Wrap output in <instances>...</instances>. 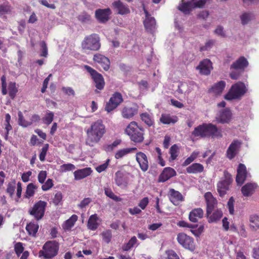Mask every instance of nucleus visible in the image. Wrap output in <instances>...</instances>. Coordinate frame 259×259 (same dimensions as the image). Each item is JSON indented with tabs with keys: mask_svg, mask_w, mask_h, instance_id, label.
I'll return each mask as SVG.
<instances>
[{
	"mask_svg": "<svg viewBox=\"0 0 259 259\" xmlns=\"http://www.w3.org/2000/svg\"><path fill=\"white\" fill-rule=\"evenodd\" d=\"M105 132V126L101 120L93 123L87 130L86 144L91 147L94 146L100 141Z\"/></svg>",
	"mask_w": 259,
	"mask_h": 259,
	"instance_id": "f257e3e1",
	"label": "nucleus"
},
{
	"mask_svg": "<svg viewBox=\"0 0 259 259\" xmlns=\"http://www.w3.org/2000/svg\"><path fill=\"white\" fill-rule=\"evenodd\" d=\"M194 137L201 138L211 137L212 138H221L222 137L221 131L212 123H204L195 127L192 133Z\"/></svg>",
	"mask_w": 259,
	"mask_h": 259,
	"instance_id": "f03ea898",
	"label": "nucleus"
},
{
	"mask_svg": "<svg viewBox=\"0 0 259 259\" xmlns=\"http://www.w3.org/2000/svg\"><path fill=\"white\" fill-rule=\"evenodd\" d=\"M59 244L56 241H48L43 245L42 250L38 253L39 257L44 259H51L57 255Z\"/></svg>",
	"mask_w": 259,
	"mask_h": 259,
	"instance_id": "7ed1b4c3",
	"label": "nucleus"
},
{
	"mask_svg": "<svg viewBox=\"0 0 259 259\" xmlns=\"http://www.w3.org/2000/svg\"><path fill=\"white\" fill-rule=\"evenodd\" d=\"M247 89L243 82L239 81L233 84L225 95V99L227 100L240 99L246 93Z\"/></svg>",
	"mask_w": 259,
	"mask_h": 259,
	"instance_id": "20e7f679",
	"label": "nucleus"
},
{
	"mask_svg": "<svg viewBox=\"0 0 259 259\" xmlns=\"http://www.w3.org/2000/svg\"><path fill=\"white\" fill-rule=\"evenodd\" d=\"M125 133L131 140L136 143H141L144 140L142 128L140 127L136 121H132L126 127Z\"/></svg>",
	"mask_w": 259,
	"mask_h": 259,
	"instance_id": "39448f33",
	"label": "nucleus"
},
{
	"mask_svg": "<svg viewBox=\"0 0 259 259\" xmlns=\"http://www.w3.org/2000/svg\"><path fill=\"white\" fill-rule=\"evenodd\" d=\"M100 39L97 34H92L84 37L81 43V47L83 50L96 51L101 47Z\"/></svg>",
	"mask_w": 259,
	"mask_h": 259,
	"instance_id": "423d86ee",
	"label": "nucleus"
},
{
	"mask_svg": "<svg viewBox=\"0 0 259 259\" xmlns=\"http://www.w3.org/2000/svg\"><path fill=\"white\" fill-rule=\"evenodd\" d=\"M47 203L46 201L39 200L34 203L33 206L29 208L28 212L36 221L40 220L44 216Z\"/></svg>",
	"mask_w": 259,
	"mask_h": 259,
	"instance_id": "0eeeda50",
	"label": "nucleus"
},
{
	"mask_svg": "<svg viewBox=\"0 0 259 259\" xmlns=\"http://www.w3.org/2000/svg\"><path fill=\"white\" fill-rule=\"evenodd\" d=\"M224 178L217 184L218 191L221 196H223L226 194L233 181L231 175L227 171H224Z\"/></svg>",
	"mask_w": 259,
	"mask_h": 259,
	"instance_id": "6e6552de",
	"label": "nucleus"
},
{
	"mask_svg": "<svg viewBox=\"0 0 259 259\" xmlns=\"http://www.w3.org/2000/svg\"><path fill=\"white\" fill-rule=\"evenodd\" d=\"M206 3V0H199L195 2V0L184 2L182 1V4L178 7L179 10L185 14H188L192 11V9L195 8H202Z\"/></svg>",
	"mask_w": 259,
	"mask_h": 259,
	"instance_id": "1a4fd4ad",
	"label": "nucleus"
},
{
	"mask_svg": "<svg viewBox=\"0 0 259 259\" xmlns=\"http://www.w3.org/2000/svg\"><path fill=\"white\" fill-rule=\"evenodd\" d=\"M84 68L91 75L96 88L100 90H102L105 85L104 80L102 75L88 65H84Z\"/></svg>",
	"mask_w": 259,
	"mask_h": 259,
	"instance_id": "9d476101",
	"label": "nucleus"
},
{
	"mask_svg": "<svg viewBox=\"0 0 259 259\" xmlns=\"http://www.w3.org/2000/svg\"><path fill=\"white\" fill-rule=\"evenodd\" d=\"M178 242L184 248L193 251L195 248L193 238L185 233H179L177 238Z\"/></svg>",
	"mask_w": 259,
	"mask_h": 259,
	"instance_id": "9b49d317",
	"label": "nucleus"
},
{
	"mask_svg": "<svg viewBox=\"0 0 259 259\" xmlns=\"http://www.w3.org/2000/svg\"><path fill=\"white\" fill-rule=\"evenodd\" d=\"M123 101L122 96L119 93H115L106 104L105 110L110 112L115 109Z\"/></svg>",
	"mask_w": 259,
	"mask_h": 259,
	"instance_id": "f8f14e48",
	"label": "nucleus"
},
{
	"mask_svg": "<svg viewBox=\"0 0 259 259\" xmlns=\"http://www.w3.org/2000/svg\"><path fill=\"white\" fill-rule=\"evenodd\" d=\"M242 142L238 140H234L229 146L226 156L228 158L231 160L239 153Z\"/></svg>",
	"mask_w": 259,
	"mask_h": 259,
	"instance_id": "ddd939ff",
	"label": "nucleus"
},
{
	"mask_svg": "<svg viewBox=\"0 0 259 259\" xmlns=\"http://www.w3.org/2000/svg\"><path fill=\"white\" fill-rule=\"evenodd\" d=\"M237 171L236 181L238 185H242L246 179L251 177V175L247 172L246 166L243 164H239Z\"/></svg>",
	"mask_w": 259,
	"mask_h": 259,
	"instance_id": "4468645a",
	"label": "nucleus"
},
{
	"mask_svg": "<svg viewBox=\"0 0 259 259\" xmlns=\"http://www.w3.org/2000/svg\"><path fill=\"white\" fill-rule=\"evenodd\" d=\"M112 6L114 10L120 15H123L130 13V10L128 5L123 3L120 0L113 2L112 4Z\"/></svg>",
	"mask_w": 259,
	"mask_h": 259,
	"instance_id": "2eb2a0df",
	"label": "nucleus"
},
{
	"mask_svg": "<svg viewBox=\"0 0 259 259\" xmlns=\"http://www.w3.org/2000/svg\"><path fill=\"white\" fill-rule=\"evenodd\" d=\"M196 69L199 70L201 74L208 75L212 69V63L209 59H204L200 62Z\"/></svg>",
	"mask_w": 259,
	"mask_h": 259,
	"instance_id": "dca6fc26",
	"label": "nucleus"
},
{
	"mask_svg": "<svg viewBox=\"0 0 259 259\" xmlns=\"http://www.w3.org/2000/svg\"><path fill=\"white\" fill-rule=\"evenodd\" d=\"M136 159L141 169L144 172L146 171L149 168L148 161L146 155L142 152H139L136 154Z\"/></svg>",
	"mask_w": 259,
	"mask_h": 259,
	"instance_id": "f3484780",
	"label": "nucleus"
},
{
	"mask_svg": "<svg viewBox=\"0 0 259 259\" xmlns=\"http://www.w3.org/2000/svg\"><path fill=\"white\" fill-rule=\"evenodd\" d=\"M169 199L175 205H178L181 202L184 201V197L182 194L174 189H170L169 191Z\"/></svg>",
	"mask_w": 259,
	"mask_h": 259,
	"instance_id": "a211bd4d",
	"label": "nucleus"
},
{
	"mask_svg": "<svg viewBox=\"0 0 259 259\" xmlns=\"http://www.w3.org/2000/svg\"><path fill=\"white\" fill-rule=\"evenodd\" d=\"M111 12L109 8L98 9L95 12V16L97 20L102 23H104L109 19Z\"/></svg>",
	"mask_w": 259,
	"mask_h": 259,
	"instance_id": "6ab92c4d",
	"label": "nucleus"
},
{
	"mask_svg": "<svg viewBox=\"0 0 259 259\" xmlns=\"http://www.w3.org/2000/svg\"><path fill=\"white\" fill-rule=\"evenodd\" d=\"M232 117L231 111L226 108L220 112L216 117V121L221 123H228L230 121Z\"/></svg>",
	"mask_w": 259,
	"mask_h": 259,
	"instance_id": "aec40b11",
	"label": "nucleus"
},
{
	"mask_svg": "<svg viewBox=\"0 0 259 259\" xmlns=\"http://www.w3.org/2000/svg\"><path fill=\"white\" fill-rule=\"evenodd\" d=\"M93 60L95 62L100 64L105 70L107 71L109 69L110 62L107 57L101 54H97L94 55Z\"/></svg>",
	"mask_w": 259,
	"mask_h": 259,
	"instance_id": "412c9836",
	"label": "nucleus"
},
{
	"mask_svg": "<svg viewBox=\"0 0 259 259\" xmlns=\"http://www.w3.org/2000/svg\"><path fill=\"white\" fill-rule=\"evenodd\" d=\"M138 107L137 105L132 106H126L123 108L121 111V114L123 118L130 119L137 114Z\"/></svg>",
	"mask_w": 259,
	"mask_h": 259,
	"instance_id": "4be33fe9",
	"label": "nucleus"
},
{
	"mask_svg": "<svg viewBox=\"0 0 259 259\" xmlns=\"http://www.w3.org/2000/svg\"><path fill=\"white\" fill-rule=\"evenodd\" d=\"M248 65V62L247 59L244 57H240L231 65L230 69L244 71Z\"/></svg>",
	"mask_w": 259,
	"mask_h": 259,
	"instance_id": "5701e85b",
	"label": "nucleus"
},
{
	"mask_svg": "<svg viewBox=\"0 0 259 259\" xmlns=\"http://www.w3.org/2000/svg\"><path fill=\"white\" fill-rule=\"evenodd\" d=\"M176 175V172L172 168L168 167L164 168L159 177L158 181L164 182Z\"/></svg>",
	"mask_w": 259,
	"mask_h": 259,
	"instance_id": "b1692460",
	"label": "nucleus"
},
{
	"mask_svg": "<svg viewBox=\"0 0 259 259\" xmlns=\"http://www.w3.org/2000/svg\"><path fill=\"white\" fill-rule=\"evenodd\" d=\"M223 216V212L221 209H213L210 212L206 211V217L209 223H215L219 221Z\"/></svg>",
	"mask_w": 259,
	"mask_h": 259,
	"instance_id": "393cba45",
	"label": "nucleus"
},
{
	"mask_svg": "<svg viewBox=\"0 0 259 259\" xmlns=\"http://www.w3.org/2000/svg\"><path fill=\"white\" fill-rule=\"evenodd\" d=\"M204 197L207 203L206 211L209 212L210 211H213L217 206V200L210 192L206 193Z\"/></svg>",
	"mask_w": 259,
	"mask_h": 259,
	"instance_id": "a878e982",
	"label": "nucleus"
},
{
	"mask_svg": "<svg viewBox=\"0 0 259 259\" xmlns=\"http://www.w3.org/2000/svg\"><path fill=\"white\" fill-rule=\"evenodd\" d=\"M203 211L201 208H195L190 211L189 218L191 222L196 223L203 217Z\"/></svg>",
	"mask_w": 259,
	"mask_h": 259,
	"instance_id": "bb28decb",
	"label": "nucleus"
},
{
	"mask_svg": "<svg viewBox=\"0 0 259 259\" xmlns=\"http://www.w3.org/2000/svg\"><path fill=\"white\" fill-rule=\"evenodd\" d=\"M92 172L90 167H86L78 169L74 172V179L76 180H80L90 176Z\"/></svg>",
	"mask_w": 259,
	"mask_h": 259,
	"instance_id": "cd10ccee",
	"label": "nucleus"
},
{
	"mask_svg": "<svg viewBox=\"0 0 259 259\" xmlns=\"http://www.w3.org/2000/svg\"><path fill=\"white\" fill-rule=\"evenodd\" d=\"M257 187V185L253 183L246 184L241 188V192L243 196L248 197L251 195Z\"/></svg>",
	"mask_w": 259,
	"mask_h": 259,
	"instance_id": "c85d7f7f",
	"label": "nucleus"
},
{
	"mask_svg": "<svg viewBox=\"0 0 259 259\" xmlns=\"http://www.w3.org/2000/svg\"><path fill=\"white\" fill-rule=\"evenodd\" d=\"M144 12L146 14V19L144 21L145 27L147 30L151 31L155 27L156 21L153 17H149L146 10H145Z\"/></svg>",
	"mask_w": 259,
	"mask_h": 259,
	"instance_id": "c756f323",
	"label": "nucleus"
},
{
	"mask_svg": "<svg viewBox=\"0 0 259 259\" xmlns=\"http://www.w3.org/2000/svg\"><path fill=\"white\" fill-rule=\"evenodd\" d=\"M99 218L97 214H92L90 216L88 222V228L91 230H96L99 224L98 223Z\"/></svg>",
	"mask_w": 259,
	"mask_h": 259,
	"instance_id": "7c9ffc66",
	"label": "nucleus"
},
{
	"mask_svg": "<svg viewBox=\"0 0 259 259\" xmlns=\"http://www.w3.org/2000/svg\"><path fill=\"white\" fill-rule=\"evenodd\" d=\"M160 121L163 124L175 123L178 121V117L176 116L170 115L169 114H162Z\"/></svg>",
	"mask_w": 259,
	"mask_h": 259,
	"instance_id": "2f4dec72",
	"label": "nucleus"
},
{
	"mask_svg": "<svg viewBox=\"0 0 259 259\" xmlns=\"http://www.w3.org/2000/svg\"><path fill=\"white\" fill-rule=\"evenodd\" d=\"M203 166L198 163H193L186 168V171L189 174L200 173L203 171Z\"/></svg>",
	"mask_w": 259,
	"mask_h": 259,
	"instance_id": "473e14b6",
	"label": "nucleus"
},
{
	"mask_svg": "<svg viewBox=\"0 0 259 259\" xmlns=\"http://www.w3.org/2000/svg\"><path fill=\"white\" fill-rule=\"evenodd\" d=\"M140 116L141 120L148 126L153 125L154 121L152 113L145 112L140 114Z\"/></svg>",
	"mask_w": 259,
	"mask_h": 259,
	"instance_id": "72a5a7b5",
	"label": "nucleus"
},
{
	"mask_svg": "<svg viewBox=\"0 0 259 259\" xmlns=\"http://www.w3.org/2000/svg\"><path fill=\"white\" fill-rule=\"evenodd\" d=\"M77 216L73 214L69 219L66 220L62 225V228L65 230H69L74 225L77 220Z\"/></svg>",
	"mask_w": 259,
	"mask_h": 259,
	"instance_id": "f704fd0d",
	"label": "nucleus"
},
{
	"mask_svg": "<svg viewBox=\"0 0 259 259\" xmlns=\"http://www.w3.org/2000/svg\"><path fill=\"white\" fill-rule=\"evenodd\" d=\"M39 226L37 223L34 222H30L27 225L26 230L29 235L32 236H35L38 231Z\"/></svg>",
	"mask_w": 259,
	"mask_h": 259,
	"instance_id": "c9c22d12",
	"label": "nucleus"
},
{
	"mask_svg": "<svg viewBox=\"0 0 259 259\" xmlns=\"http://www.w3.org/2000/svg\"><path fill=\"white\" fill-rule=\"evenodd\" d=\"M136 150H137V148L135 147L128 148H124V149H120L119 150H118L116 152V153L115 154V158L117 159L122 158V157L126 156L128 154H129Z\"/></svg>",
	"mask_w": 259,
	"mask_h": 259,
	"instance_id": "e433bc0d",
	"label": "nucleus"
},
{
	"mask_svg": "<svg viewBox=\"0 0 259 259\" xmlns=\"http://www.w3.org/2000/svg\"><path fill=\"white\" fill-rule=\"evenodd\" d=\"M250 227L254 230L259 229V215L251 214L249 217Z\"/></svg>",
	"mask_w": 259,
	"mask_h": 259,
	"instance_id": "4c0bfd02",
	"label": "nucleus"
},
{
	"mask_svg": "<svg viewBox=\"0 0 259 259\" xmlns=\"http://www.w3.org/2000/svg\"><path fill=\"white\" fill-rule=\"evenodd\" d=\"M226 85V83L224 81H220L217 83L215 84L211 89L210 92L218 95L223 92Z\"/></svg>",
	"mask_w": 259,
	"mask_h": 259,
	"instance_id": "58836bf2",
	"label": "nucleus"
},
{
	"mask_svg": "<svg viewBox=\"0 0 259 259\" xmlns=\"http://www.w3.org/2000/svg\"><path fill=\"white\" fill-rule=\"evenodd\" d=\"M37 189V186L34 185L33 183L29 184L26 188V192L24 195V197L26 198H30L32 197Z\"/></svg>",
	"mask_w": 259,
	"mask_h": 259,
	"instance_id": "ea45409f",
	"label": "nucleus"
},
{
	"mask_svg": "<svg viewBox=\"0 0 259 259\" xmlns=\"http://www.w3.org/2000/svg\"><path fill=\"white\" fill-rule=\"evenodd\" d=\"M18 124L19 125L24 127H28L31 125V122H29L28 121H26L21 111H19L18 113Z\"/></svg>",
	"mask_w": 259,
	"mask_h": 259,
	"instance_id": "a19ab883",
	"label": "nucleus"
},
{
	"mask_svg": "<svg viewBox=\"0 0 259 259\" xmlns=\"http://www.w3.org/2000/svg\"><path fill=\"white\" fill-rule=\"evenodd\" d=\"M138 240L135 236L132 237L128 242L124 245L122 249L124 251H128L134 246L137 243Z\"/></svg>",
	"mask_w": 259,
	"mask_h": 259,
	"instance_id": "79ce46f5",
	"label": "nucleus"
},
{
	"mask_svg": "<svg viewBox=\"0 0 259 259\" xmlns=\"http://www.w3.org/2000/svg\"><path fill=\"white\" fill-rule=\"evenodd\" d=\"M179 147L176 144L172 145L170 147L169 150V153L170 154V156L169 158L170 160L173 161L177 158L179 155Z\"/></svg>",
	"mask_w": 259,
	"mask_h": 259,
	"instance_id": "37998d69",
	"label": "nucleus"
},
{
	"mask_svg": "<svg viewBox=\"0 0 259 259\" xmlns=\"http://www.w3.org/2000/svg\"><path fill=\"white\" fill-rule=\"evenodd\" d=\"M115 181L116 184L118 186H125L126 184V181L123 176V175L119 171H117L115 174Z\"/></svg>",
	"mask_w": 259,
	"mask_h": 259,
	"instance_id": "c03bdc74",
	"label": "nucleus"
},
{
	"mask_svg": "<svg viewBox=\"0 0 259 259\" xmlns=\"http://www.w3.org/2000/svg\"><path fill=\"white\" fill-rule=\"evenodd\" d=\"M199 154V152L197 151H193L191 155L188 157L183 162V166H186L188 165L191 162H192L198 156Z\"/></svg>",
	"mask_w": 259,
	"mask_h": 259,
	"instance_id": "a18cd8bd",
	"label": "nucleus"
},
{
	"mask_svg": "<svg viewBox=\"0 0 259 259\" xmlns=\"http://www.w3.org/2000/svg\"><path fill=\"white\" fill-rule=\"evenodd\" d=\"M8 90L10 97L13 99L18 92L15 82H11L9 84Z\"/></svg>",
	"mask_w": 259,
	"mask_h": 259,
	"instance_id": "49530a36",
	"label": "nucleus"
},
{
	"mask_svg": "<svg viewBox=\"0 0 259 259\" xmlns=\"http://www.w3.org/2000/svg\"><path fill=\"white\" fill-rule=\"evenodd\" d=\"M103 240L106 243H109L112 238V233L110 230H107L101 233Z\"/></svg>",
	"mask_w": 259,
	"mask_h": 259,
	"instance_id": "de8ad7c7",
	"label": "nucleus"
},
{
	"mask_svg": "<svg viewBox=\"0 0 259 259\" xmlns=\"http://www.w3.org/2000/svg\"><path fill=\"white\" fill-rule=\"evenodd\" d=\"M53 119L54 113L52 112L49 111L46 113L45 116L43 118L42 120L45 124L49 125L52 122Z\"/></svg>",
	"mask_w": 259,
	"mask_h": 259,
	"instance_id": "09e8293b",
	"label": "nucleus"
},
{
	"mask_svg": "<svg viewBox=\"0 0 259 259\" xmlns=\"http://www.w3.org/2000/svg\"><path fill=\"white\" fill-rule=\"evenodd\" d=\"M78 19L82 23H88L91 20V16L85 12H83L78 15Z\"/></svg>",
	"mask_w": 259,
	"mask_h": 259,
	"instance_id": "8fccbe9b",
	"label": "nucleus"
},
{
	"mask_svg": "<svg viewBox=\"0 0 259 259\" xmlns=\"http://www.w3.org/2000/svg\"><path fill=\"white\" fill-rule=\"evenodd\" d=\"M121 143V140L117 139L114 141L112 144L108 145L105 147V150L107 152H110L114 149L118 145Z\"/></svg>",
	"mask_w": 259,
	"mask_h": 259,
	"instance_id": "3c124183",
	"label": "nucleus"
},
{
	"mask_svg": "<svg viewBox=\"0 0 259 259\" xmlns=\"http://www.w3.org/2000/svg\"><path fill=\"white\" fill-rule=\"evenodd\" d=\"M53 185V180L51 179H48L42 185L41 189L43 191H47L52 188Z\"/></svg>",
	"mask_w": 259,
	"mask_h": 259,
	"instance_id": "603ef678",
	"label": "nucleus"
},
{
	"mask_svg": "<svg viewBox=\"0 0 259 259\" xmlns=\"http://www.w3.org/2000/svg\"><path fill=\"white\" fill-rule=\"evenodd\" d=\"M14 249L15 253L18 256H19L20 254L24 252V247L23 246V244L21 242H18L15 244L14 246Z\"/></svg>",
	"mask_w": 259,
	"mask_h": 259,
	"instance_id": "864d4df0",
	"label": "nucleus"
},
{
	"mask_svg": "<svg viewBox=\"0 0 259 259\" xmlns=\"http://www.w3.org/2000/svg\"><path fill=\"white\" fill-rule=\"evenodd\" d=\"M48 148L49 145L48 144H45L41 148L40 153L39 155V158L41 161H44L45 160Z\"/></svg>",
	"mask_w": 259,
	"mask_h": 259,
	"instance_id": "5fc2aeb1",
	"label": "nucleus"
},
{
	"mask_svg": "<svg viewBox=\"0 0 259 259\" xmlns=\"http://www.w3.org/2000/svg\"><path fill=\"white\" fill-rule=\"evenodd\" d=\"M63 198L62 194L60 192H58L55 195L53 202L55 205H58L62 201Z\"/></svg>",
	"mask_w": 259,
	"mask_h": 259,
	"instance_id": "6e6d98bb",
	"label": "nucleus"
},
{
	"mask_svg": "<svg viewBox=\"0 0 259 259\" xmlns=\"http://www.w3.org/2000/svg\"><path fill=\"white\" fill-rule=\"evenodd\" d=\"M105 194L107 196H108V197H109L114 200H116V201L118 200V199H119L118 197L116 195H114V194L113 193V192L112 191V190L110 189L105 188Z\"/></svg>",
	"mask_w": 259,
	"mask_h": 259,
	"instance_id": "4d7b16f0",
	"label": "nucleus"
},
{
	"mask_svg": "<svg viewBox=\"0 0 259 259\" xmlns=\"http://www.w3.org/2000/svg\"><path fill=\"white\" fill-rule=\"evenodd\" d=\"M214 44V41L212 40H209L207 41L204 46H202L200 48V51H207L211 48L212 46Z\"/></svg>",
	"mask_w": 259,
	"mask_h": 259,
	"instance_id": "13d9d810",
	"label": "nucleus"
},
{
	"mask_svg": "<svg viewBox=\"0 0 259 259\" xmlns=\"http://www.w3.org/2000/svg\"><path fill=\"white\" fill-rule=\"evenodd\" d=\"M234 199L231 197L228 201L227 206L229 211V212L231 214H233L234 212Z\"/></svg>",
	"mask_w": 259,
	"mask_h": 259,
	"instance_id": "bf43d9fd",
	"label": "nucleus"
},
{
	"mask_svg": "<svg viewBox=\"0 0 259 259\" xmlns=\"http://www.w3.org/2000/svg\"><path fill=\"white\" fill-rule=\"evenodd\" d=\"M110 159H108L106 162L96 167V169L98 172H101L104 171L108 167Z\"/></svg>",
	"mask_w": 259,
	"mask_h": 259,
	"instance_id": "052dcab7",
	"label": "nucleus"
},
{
	"mask_svg": "<svg viewBox=\"0 0 259 259\" xmlns=\"http://www.w3.org/2000/svg\"><path fill=\"white\" fill-rule=\"evenodd\" d=\"M40 47L41 48V53L40 56L47 57L48 56V48L47 44L44 41L40 42Z\"/></svg>",
	"mask_w": 259,
	"mask_h": 259,
	"instance_id": "680f3d73",
	"label": "nucleus"
},
{
	"mask_svg": "<svg viewBox=\"0 0 259 259\" xmlns=\"http://www.w3.org/2000/svg\"><path fill=\"white\" fill-rule=\"evenodd\" d=\"M242 72L243 71H241L239 70H234L230 73V76L232 79L236 80L239 78Z\"/></svg>",
	"mask_w": 259,
	"mask_h": 259,
	"instance_id": "e2e57ef3",
	"label": "nucleus"
},
{
	"mask_svg": "<svg viewBox=\"0 0 259 259\" xmlns=\"http://www.w3.org/2000/svg\"><path fill=\"white\" fill-rule=\"evenodd\" d=\"M149 203V198L147 197L143 198L140 200L138 204V206L142 209H145Z\"/></svg>",
	"mask_w": 259,
	"mask_h": 259,
	"instance_id": "0e129e2a",
	"label": "nucleus"
},
{
	"mask_svg": "<svg viewBox=\"0 0 259 259\" xmlns=\"http://www.w3.org/2000/svg\"><path fill=\"white\" fill-rule=\"evenodd\" d=\"M47 171L45 170H41L38 175V182L41 184H44L47 178Z\"/></svg>",
	"mask_w": 259,
	"mask_h": 259,
	"instance_id": "69168bd1",
	"label": "nucleus"
},
{
	"mask_svg": "<svg viewBox=\"0 0 259 259\" xmlns=\"http://www.w3.org/2000/svg\"><path fill=\"white\" fill-rule=\"evenodd\" d=\"M240 18L242 23L243 24H246L248 23L250 20L251 15L249 13H244L241 16Z\"/></svg>",
	"mask_w": 259,
	"mask_h": 259,
	"instance_id": "338daca9",
	"label": "nucleus"
},
{
	"mask_svg": "<svg viewBox=\"0 0 259 259\" xmlns=\"http://www.w3.org/2000/svg\"><path fill=\"white\" fill-rule=\"evenodd\" d=\"M168 259H180L178 254L172 250L166 251Z\"/></svg>",
	"mask_w": 259,
	"mask_h": 259,
	"instance_id": "774afa93",
	"label": "nucleus"
}]
</instances>
